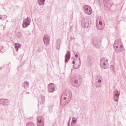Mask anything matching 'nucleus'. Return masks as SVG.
<instances>
[{
	"instance_id": "f257e3e1",
	"label": "nucleus",
	"mask_w": 126,
	"mask_h": 126,
	"mask_svg": "<svg viewBox=\"0 0 126 126\" xmlns=\"http://www.w3.org/2000/svg\"><path fill=\"white\" fill-rule=\"evenodd\" d=\"M115 51L117 53H120L124 49L123 45L121 42L118 40L115 41L113 45Z\"/></svg>"
},
{
	"instance_id": "f03ea898",
	"label": "nucleus",
	"mask_w": 126,
	"mask_h": 126,
	"mask_svg": "<svg viewBox=\"0 0 126 126\" xmlns=\"http://www.w3.org/2000/svg\"><path fill=\"white\" fill-rule=\"evenodd\" d=\"M78 54H79L78 53L77 54H76L74 58L73 59V66L75 69H77L79 68L81 64V61L80 58H79V59H78Z\"/></svg>"
},
{
	"instance_id": "7ed1b4c3",
	"label": "nucleus",
	"mask_w": 126,
	"mask_h": 126,
	"mask_svg": "<svg viewBox=\"0 0 126 126\" xmlns=\"http://www.w3.org/2000/svg\"><path fill=\"white\" fill-rule=\"evenodd\" d=\"M79 76H74L71 80L72 84L73 85L77 87H79L80 85L81 79H80Z\"/></svg>"
},
{
	"instance_id": "20e7f679",
	"label": "nucleus",
	"mask_w": 126,
	"mask_h": 126,
	"mask_svg": "<svg viewBox=\"0 0 126 126\" xmlns=\"http://www.w3.org/2000/svg\"><path fill=\"white\" fill-rule=\"evenodd\" d=\"M102 77L99 75H97L95 78V80L94 84V85L96 87H101L102 85L103 81Z\"/></svg>"
},
{
	"instance_id": "39448f33",
	"label": "nucleus",
	"mask_w": 126,
	"mask_h": 126,
	"mask_svg": "<svg viewBox=\"0 0 126 126\" xmlns=\"http://www.w3.org/2000/svg\"><path fill=\"white\" fill-rule=\"evenodd\" d=\"M100 64L101 68L106 69L109 67L108 60L105 58H102L100 60Z\"/></svg>"
},
{
	"instance_id": "423d86ee",
	"label": "nucleus",
	"mask_w": 126,
	"mask_h": 126,
	"mask_svg": "<svg viewBox=\"0 0 126 126\" xmlns=\"http://www.w3.org/2000/svg\"><path fill=\"white\" fill-rule=\"evenodd\" d=\"M81 25L84 28H88L91 26V24L88 18L85 17L82 19L81 22Z\"/></svg>"
},
{
	"instance_id": "0eeeda50",
	"label": "nucleus",
	"mask_w": 126,
	"mask_h": 126,
	"mask_svg": "<svg viewBox=\"0 0 126 126\" xmlns=\"http://www.w3.org/2000/svg\"><path fill=\"white\" fill-rule=\"evenodd\" d=\"M103 2L104 6L107 10H111V6L112 5V3L109 0H103Z\"/></svg>"
},
{
	"instance_id": "6e6552de",
	"label": "nucleus",
	"mask_w": 126,
	"mask_h": 126,
	"mask_svg": "<svg viewBox=\"0 0 126 126\" xmlns=\"http://www.w3.org/2000/svg\"><path fill=\"white\" fill-rule=\"evenodd\" d=\"M83 9H84L85 13L88 15H90L92 13L91 8L89 5H85L83 6Z\"/></svg>"
},
{
	"instance_id": "1a4fd4ad",
	"label": "nucleus",
	"mask_w": 126,
	"mask_h": 126,
	"mask_svg": "<svg viewBox=\"0 0 126 126\" xmlns=\"http://www.w3.org/2000/svg\"><path fill=\"white\" fill-rule=\"evenodd\" d=\"M31 22L30 18L27 17L23 21L22 24L23 28H26L29 25Z\"/></svg>"
},
{
	"instance_id": "9d476101",
	"label": "nucleus",
	"mask_w": 126,
	"mask_h": 126,
	"mask_svg": "<svg viewBox=\"0 0 126 126\" xmlns=\"http://www.w3.org/2000/svg\"><path fill=\"white\" fill-rule=\"evenodd\" d=\"M56 89V86L53 83H50L48 86V90L49 92H53Z\"/></svg>"
},
{
	"instance_id": "9b49d317",
	"label": "nucleus",
	"mask_w": 126,
	"mask_h": 126,
	"mask_svg": "<svg viewBox=\"0 0 126 126\" xmlns=\"http://www.w3.org/2000/svg\"><path fill=\"white\" fill-rule=\"evenodd\" d=\"M37 124L38 126H44V119L42 116H39L37 119Z\"/></svg>"
},
{
	"instance_id": "f8f14e48",
	"label": "nucleus",
	"mask_w": 126,
	"mask_h": 126,
	"mask_svg": "<svg viewBox=\"0 0 126 126\" xmlns=\"http://www.w3.org/2000/svg\"><path fill=\"white\" fill-rule=\"evenodd\" d=\"M62 96L67 98L68 100L70 101L72 96V92L69 91H66L63 94Z\"/></svg>"
},
{
	"instance_id": "ddd939ff",
	"label": "nucleus",
	"mask_w": 126,
	"mask_h": 126,
	"mask_svg": "<svg viewBox=\"0 0 126 126\" xmlns=\"http://www.w3.org/2000/svg\"><path fill=\"white\" fill-rule=\"evenodd\" d=\"M9 101L8 99H0V104L5 106H8L9 104Z\"/></svg>"
},
{
	"instance_id": "4468645a",
	"label": "nucleus",
	"mask_w": 126,
	"mask_h": 126,
	"mask_svg": "<svg viewBox=\"0 0 126 126\" xmlns=\"http://www.w3.org/2000/svg\"><path fill=\"white\" fill-rule=\"evenodd\" d=\"M101 40L100 39L96 38L93 40V44L94 46L96 47L100 45Z\"/></svg>"
},
{
	"instance_id": "2eb2a0df",
	"label": "nucleus",
	"mask_w": 126,
	"mask_h": 126,
	"mask_svg": "<svg viewBox=\"0 0 126 126\" xmlns=\"http://www.w3.org/2000/svg\"><path fill=\"white\" fill-rule=\"evenodd\" d=\"M120 92L117 90H116L113 92V98L114 101L116 102L118 101L120 94Z\"/></svg>"
},
{
	"instance_id": "dca6fc26",
	"label": "nucleus",
	"mask_w": 126,
	"mask_h": 126,
	"mask_svg": "<svg viewBox=\"0 0 126 126\" xmlns=\"http://www.w3.org/2000/svg\"><path fill=\"white\" fill-rule=\"evenodd\" d=\"M43 41L45 45L47 46L49 44V37L47 34H45L43 37Z\"/></svg>"
},
{
	"instance_id": "f3484780",
	"label": "nucleus",
	"mask_w": 126,
	"mask_h": 126,
	"mask_svg": "<svg viewBox=\"0 0 126 126\" xmlns=\"http://www.w3.org/2000/svg\"><path fill=\"white\" fill-rule=\"evenodd\" d=\"M98 21H96V26L97 28L99 30H102L103 29L104 27V24L102 22L100 21L99 22V24L98 23Z\"/></svg>"
},
{
	"instance_id": "a211bd4d",
	"label": "nucleus",
	"mask_w": 126,
	"mask_h": 126,
	"mask_svg": "<svg viewBox=\"0 0 126 126\" xmlns=\"http://www.w3.org/2000/svg\"><path fill=\"white\" fill-rule=\"evenodd\" d=\"M66 99L67 98L65 97H63V99L61 100L60 103L61 105L63 106H64L69 103L70 101H69L68 99L66 100Z\"/></svg>"
},
{
	"instance_id": "6ab92c4d",
	"label": "nucleus",
	"mask_w": 126,
	"mask_h": 126,
	"mask_svg": "<svg viewBox=\"0 0 126 126\" xmlns=\"http://www.w3.org/2000/svg\"><path fill=\"white\" fill-rule=\"evenodd\" d=\"M70 52L69 51H67L66 54L65 56V63L68 62V61L70 59Z\"/></svg>"
},
{
	"instance_id": "aec40b11",
	"label": "nucleus",
	"mask_w": 126,
	"mask_h": 126,
	"mask_svg": "<svg viewBox=\"0 0 126 126\" xmlns=\"http://www.w3.org/2000/svg\"><path fill=\"white\" fill-rule=\"evenodd\" d=\"M93 59V58L92 57L90 56H88L86 61L87 63L89 65H91L92 63Z\"/></svg>"
},
{
	"instance_id": "412c9836",
	"label": "nucleus",
	"mask_w": 126,
	"mask_h": 126,
	"mask_svg": "<svg viewBox=\"0 0 126 126\" xmlns=\"http://www.w3.org/2000/svg\"><path fill=\"white\" fill-rule=\"evenodd\" d=\"M29 83L27 81L24 82L22 84V86L25 89H27L29 87Z\"/></svg>"
},
{
	"instance_id": "4be33fe9",
	"label": "nucleus",
	"mask_w": 126,
	"mask_h": 126,
	"mask_svg": "<svg viewBox=\"0 0 126 126\" xmlns=\"http://www.w3.org/2000/svg\"><path fill=\"white\" fill-rule=\"evenodd\" d=\"M60 45V42L59 40H58L56 42V48L57 49H59Z\"/></svg>"
},
{
	"instance_id": "5701e85b",
	"label": "nucleus",
	"mask_w": 126,
	"mask_h": 126,
	"mask_svg": "<svg viewBox=\"0 0 126 126\" xmlns=\"http://www.w3.org/2000/svg\"><path fill=\"white\" fill-rule=\"evenodd\" d=\"M21 47L20 45L18 43L15 44V47L16 51H17L18 48Z\"/></svg>"
},
{
	"instance_id": "b1692460",
	"label": "nucleus",
	"mask_w": 126,
	"mask_h": 126,
	"mask_svg": "<svg viewBox=\"0 0 126 126\" xmlns=\"http://www.w3.org/2000/svg\"><path fill=\"white\" fill-rule=\"evenodd\" d=\"M38 1L39 4L41 5L44 4L45 0H38Z\"/></svg>"
},
{
	"instance_id": "393cba45",
	"label": "nucleus",
	"mask_w": 126,
	"mask_h": 126,
	"mask_svg": "<svg viewBox=\"0 0 126 126\" xmlns=\"http://www.w3.org/2000/svg\"><path fill=\"white\" fill-rule=\"evenodd\" d=\"M26 126H35V125L32 122H29L26 124Z\"/></svg>"
},
{
	"instance_id": "a878e982",
	"label": "nucleus",
	"mask_w": 126,
	"mask_h": 126,
	"mask_svg": "<svg viewBox=\"0 0 126 126\" xmlns=\"http://www.w3.org/2000/svg\"><path fill=\"white\" fill-rule=\"evenodd\" d=\"M71 118H70L67 124V126H75V125L73 124L71 122V123H70V121Z\"/></svg>"
},
{
	"instance_id": "bb28decb",
	"label": "nucleus",
	"mask_w": 126,
	"mask_h": 126,
	"mask_svg": "<svg viewBox=\"0 0 126 126\" xmlns=\"http://www.w3.org/2000/svg\"><path fill=\"white\" fill-rule=\"evenodd\" d=\"M77 121V119L75 117L72 118V120L71 122V123L76 125V123Z\"/></svg>"
},
{
	"instance_id": "cd10ccee",
	"label": "nucleus",
	"mask_w": 126,
	"mask_h": 126,
	"mask_svg": "<svg viewBox=\"0 0 126 126\" xmlns=\"http://www.w3.org/2000/svg\"><path fill=\"white\" fill-rule=\"evenodd\" d=\"M110 70L112 73L114 72V67L113 65H111L110 67Z\"/></svg>"
},
{
	"instance_id": "c85d7f7f",
	"label": "nucleus",
	"mask_w": 126,
	"mask_h": 126,
	"mask_svg": "<svg viewBox=\"0 0 126 126\" xmlns=\"http://www.w3.org/2000/svg\"><path fill=\"white\" fill-rule=\"evenodd\" d=\"M7 16L5 15H3L0 16V19L4 20L5 19L7 18Z\"/></svg>"
},
{
	"instance_id": "c756f323",
	"label": "nucleus",
	"mask_w": 126,
	"mask_h": 126,
	"mask_svg": "<svg viewBox=\"0 0 126 126\" xmlns=\"http://www.w3.org/2000/svg\"><path fill=\"white\" fill-rule=\"evenodd\" d=\"M40 97L42 100V102L43 103L45 100V96L43 95H40Z\"/></svg>"
},
{
	"instance_id": "7c9ffc66",
	"label": "nucleus",
	"mask_w": 126,
	"mask_h": 126,
	"mask_svg": "<svg viewBox=\"0 0 126 126\" xmlns=\"http://www.w3.org/2000/svg\"><path fill=\"white\" fill-rule=\"evenodd\" d=\"M16 35L17 37L18 38L20 37L22 35L21 33L20 32H18L17 33Z\"/></svg>"
},
{
	"instance_id": "2f4dec72",
	"label": "nucleus",
	"mask_w": 126,
	"mask_h": 126,
	"mask_svg": "<svg viewBox=\"0 0 126 126\" xmlns=\"http://www.w3.org/2000/svg\"><path fill=\"white\" fill-rule=\"evenodd\" d=\"M98 0V1L99 3H100V2H101V0Z\"/></svg>"
},
{
	"instance_id": "473e14b6",
	"label": "nucleus",
	"mask_w": 126,
	"mask_h": 126,
	"mask_svg": "<svg viewBox=\"0 0 126 126\" xmlns=\"http://www.w3.org/2000/svg\"><path fill=\"white\" fill-rule=\"evenodd\" d=\"M25 94H29V92H27L26 93H25Z\"/></svg>"
},
{
	"instance_id": "72a5a7b5",
	"label": "nucleus",
	"mask_w": 126,
	"mask_h": 126,
	"mask_svg": "<svg viewBox=\"0 0 126 126\" xmlns=\"http://www.w3.org/2000/svg\"><path fill=\"white\" fill-rule=\"evenodd\" d=\"M2 67H0V69H2Z\"/></svg>"
}]
</instances>
